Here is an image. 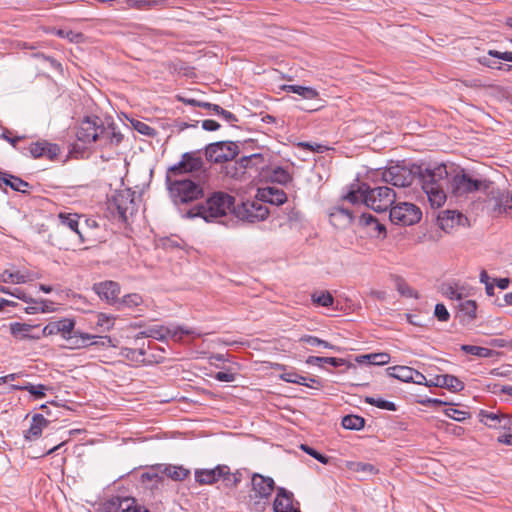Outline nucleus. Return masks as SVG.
Instances as JSON below:
<instances>
[{"mask_svg":"<svg viewBox=\"0 0 512 512\" xmlns=\"http://www.w3.org/2000/svg\"><path fill=\"white\" fill-rule=\"evenodd\" d=\"M132 125H133L134 129L142 135L152 137L156 134L155 129L150 127L145 122L137 120L135 122H132Z\"/></svg>","mask_w":512,"mask_h":512,"instance_id":"864d4df0","label":"nucleus"},{"mask_svg":"<svg viewBox=\"0 0 512 512\" xmlns=\"http://www.w3.org/2000/svg\"><path fill=\"white\" fill-rule=\"evenodd\" d=\"M489 203L495 216H504L512 219V193L510 191H491Z\"/></svg>","mask_w":512,"mask_h":512,"instance_id":"9b49d317","label":"nucleus"},{"mask_svg":"<svg viewBox=\"0 0 512 512\" xmlns=\"http://www.w3.org/2000/svg\"><path fill=\"white\" fill-rule=\"evenodd\" d=\"M252 492L251 497L267 499L273 492L275 483L271 477H265L255 473L251 479Z\"/></svg>","mask_w":512,"mask_h":512,"instance_id":"2eb2a0df","label":"nucleus"},{"mask_svg":"<svg viewBox=\"0 0 512 512\" xmlns=\"http://www.w3.org/2000/svg\"><path fill=\"white\" fill-rule=\"evenodd\" d=\"M31 329L32 326L26 323L15 322L10 324V332L17 339H25L29 337Z\"/></svg>","mask_w":512,"mask_h":512,"instance_id":"37998d69","label":"nucleus"},{"mask_svg":"<svg viewBox=\"0 0 512 512\" xmlns=\"http://www.w3.org/2000/svg\"><path fill=\"white\" fill-rule=\"evenodd\" d=\"M488 55L504 61L512 62V52H499L496 50H489Z\"/></svg>","mask_w":512,"mask_h":512,"instance_id":"69168bd1","label":"nucleus"},{"mask_svg":"<svg viewBox=\"0 0 512 512\" xmlns=\"http://www.w3.org/2000/svg\"><path fill=\"white\" fill-rule=\"evenodd\" d=\"M311 300L314 304L323 307H330L334 303V298L328 291H316L311 295Z\"/></svg>","mask_w":512,"mask_h":512,"instance_id":"4c0bfd02","label":"nucleus"},{"mask_svg":"<svg viewBox=\"0 0 512 512\" xmlns=\"http://www.w3.org/2000/svg\"><path fill=\"white\" fill-rule=\"evenodd\" d=\"M96 336L83 333L80 331H74L71 335H69L65 340L67 342V346L72 349H80L85 348L92 344L91 340Z\"/></svg>","mask_w":512,"mask_h":512,"instance_id":"b1692460","label":"nucleus"},{"mask_svg":"<svg viewBox=\"0 0 512 512\" xmlns=\"http://www.w3.org/2000/svg\"><path fill=\"white\" fill-rule=\"evenodd\" d=\"M445 388L451 392H459L464 389V383L456 376L446 374Z\"/></svg>","mask_w":512,"mask_h":512,"instance_id":"3c124183","label":"nucleus"},{"mask_svg":"<svg viewBox=\"0 0 512 512\" xmlns=\"http://www.w3.org/2000/svg\"><path fill=\"white\" fill-rule=\"evenodd\" d=\"M435 317L442 322H447L450 318V313L448 312L447 308L444 304L438 303L435 306L434 310Z\"/></svg>","mask_w":512,"mask_h":512,"instance_id":"bf43d9fd","label":"nucleus"},{"mask_svg":"<svg viewBox=\"0 0 512 512\" xmlns=\"http://www.w3.org/2000/svg\"><path fill=\"white\" fill-rule=\"evenodd\" d=\"M388 375L401 380L403 382H410L414 374V369L407 366H393L387 369Z\"/></svg>","mask_w":512,"mask_h":512,"instance_id":"473e14b6","label":"nucleus"},{"mask_svg":"<svg viewBox=\"0 0 512 512\" xmlns=\"http://www.w3.org/2000/svg\"><path fill=\"white\" fill-rule=\"evenodd\" d=\"M143 303V298L138 293H131L123 296L119 299L117 303V309H122L123 307L133 308L141 305Z\"/></svg>","mask_w":512,"mask_h":512,"instance_id":"e433bc0d","label":"nucleus"},{"mask_svg":"<svg viewBox=\"0 0 512 512\" xmlns=\"http://www.w3.org/2000/svg\"><path fill=\"white\" fill-rule=\"evenodd\" d=\"M234 205V197L224 193L216 192L210 196L204 203L198 204L189 209L185 217H201L206 222L214 221L219 217L225 216Z\"/></svg>","mask_w":512,"mask_h":512,"instance_id":"20e7f679","label":"nucleus"},{"mask_svg":"<svg viewBox=\"0 0 512 512\" xmlns=\"http://www.w3.org/2000/svg\"><path fill=\"white\" fill-rule=\"evenodd\" d=\"M43 334L45 336L49 335H57L59 334V328L57 321L49 322L44 328H43Z\"/></svg>","mask_w":512,"mask_h":512,"instance_id":"338daca9","label":"nucleus"},{"mask_svg":"<svg viewBox=\"0 0 512 512\" xmlns=\"http://www.w3.org/2000/svg\"><path fill=\"white\" fill-rule=\"evenodd\" d=\"M300 342L302 343H306L312 347H318V346H321L323 348H327V349H332V350H336V351H339V348L330 344L329 342L325 341V340H322L316 336H312V335H304L302 336L300 339H299Z\"/></svg>","mask_w":512,"mask_h":512,"instance_id":"79ce46f5","label":"nucleus"},{"mask_svg":"<svg viewBox=\"0 0 512 512\" xmlns=\"http://www.w3.org/2000/svg\"><path fill=\"white\" fill-rule=\"evenodd\" d=\"M239 154V147L232 141L211 143L206 147V158L214 163L229 162Z\"/></svg>","mask_w":512,"mask_h":512,"instance_id":"0eeeda50","label":"nucleus"},{"mask_svg":"<svg viewBox=\"0 0 512 512\" xmlns=\"http://www.w3.org/2000/svg\"><path fill=\"white\" fill-rule=\"evenodd\" d=\"M194 334V331L181 326H159L155 325L142 331L140 335L142 337L154 338L157 340H163L165 338H172L175 341H180L183 335Z\"/></svg>","mask_w":512,"mask_h":512,"instance_id":"1a4fd4ad","label":"nucleus"},{"mask_svg":"<svg viewBox=\"0 0 512 512\" xmlns=\"http://www.w3.org/2000/svg\"><path fill=\"white\" fill-rule=\"evenodd\" d=\"M461 215L456 213V211L446 210L438 216V222L441 229L448 231L453 228L456 218L459 219Z\"/></svg>","mask_w":512,"mask_h":512,"instance_id":"f704fd0d","label":"nucleus"},{"mask_svg":"<svg viewBox=\"0 0 512 512\" xmlns=\"http://www.w3.org/2000/svg\"><path fill=\"white\" fill-rule=\"evenodd\" d=\"M445 415L456 421H464L469 417V413L466 411H461L452 407H449L445 410Z\"/></svg>","mask_w":512,"mask_h":512,"instance_id":"6e6d98bb","label":"nucleus"},{"mask_svg":"<svg viewBox=\"0 0 512 512\" xmlns=\"http://www.w3.org/2000/svg\"><path fill=\"white\" fill-rule=\"evenodd\" d=\"M396 194L387 186L370 188L367 184H361L356 190H350L343 200L351 204L364 203L375 212H385L395 202Z\"/></svg>","mask_w":512,"mask_h":512,"instance_id":"f03ea898","label":"nucleus"},{"mask_svg":"<svg viewBox=\"0 0 512 512\" xmlns=\"http://www.w3.org/2000/svg\"><path fill=\"white\" fill-rule=\"evenodd\" d=\"M54 33L61 38L69 39L71 42H78V40L82 37L80 33H75L71 30L57 29L54 31Z\"/></svg>","mask_w":512,"mask_h":512,"instance_id":"680f3d73","label":"nucleus"},{"mask_svg":"<svg viewBox=\"0 0 512 512\" xmlns=\"http://www.w3.org/2000/svg\"><path fill=\"white\" fill-rule=\"evenodd\" d=\"M480 421L490 428L512 430V417L509 415L481 411Z\"/></svg>","mask_w":512,"mask_h":512,"instance_id":"a211bd4d","label":"nucleus"},{"mask_svg":"<svg viewBox=\"0 0 512 512\" xmlns=\"http://www.w3.org/2000/svg\"><path fill=\"white\" fill-rule=\"evenodd\" d=\"M113 205L116 207L119 217L124 221L127 219L128 212L132 214L133 199L130 198V194L128 192H122L115 195L113 198Z\"/></svg>","mask_w":512,"mask_h":512,"instance_id":"412c9836","label":"nucleus"},{"mask_svg":"<svg viewBox=\"0 0 512 512\" xmlns=\"http://www.w3.org/2000/svg\"><path fill=\"white\" fill-rule=\"evenodd\" d=\"M353 211L343 206L335 207L330 213V221L332 224L337 225L339 220H342V224L349 225L353 221Z\"/></svg>","mask_w":512,"mask_h":512,"instance_id":"c756f323","label":"nucleus"},{"mask_svg":"<svg viewBox=\"0 0 512 512\" xmlns=\"http://www.w3.org/2000/svg\"><path fill=\"white\" fill-rule=\"evenodd\" d=\"M422 213L413 203L400 202L391 207L389 218L392 223L402 226H410L420 221Z\"/></svg>","mask_w":512,"mask_h":512,"instance_id":"39448f33","label":"nucleus"},{"mask_svg":"<svg viewBox=\"0 0 512 512\" xmlns=\"http://www.w3.org/2000/svg\"><path fill=\"white\" fill-rule=\"evenodd\" d=\"M267 177L271 182L286 185L292 180V176L288 170L282 167L272 168L267 173Z\"/></svg>","mask_w":512,"mask_h":512,"instance_id":"2f4dec72","label":"nucleus"},{"mask_svg":"<svg viewBox=\"0 0 512 512\" xmlns=\"http://www.w3.org/2000/svg\"><path fill=\"white\" fill-rule=\"evenodd\" d=\"M162 478V474L160 469H158V465L152 466L148 471L142 474L143 481H158Z\"/></svg>","mask_w":512,"mask_h":512,"instance_id":"13d9d810","label":"nucleus"},{"mask_svg":"<svg viewBox=\"0 0 512 512\" xmlns=\"http://www.w3.org/2000/svg\"><path fill=\"white\" fill-rule=\"evenodd\" d=\"M59 334L63 339H66L69 335H71L75 331V321L70 318H64L57 321Z\"/></svg>","mask_w":512,"mask_h":512,"instance_id":"a18cd8bd","label":"nucleus"},{"mask_svg":"<svg viewBox=\"0 0 512 512\" xmlns=\"http://www.w3.org/2000/svg\"><path fill=\"white\" fill-rule=\"evenodd\" d=\"M292 497V493L288 492L284 488H279L273 504L274 511L293 512L295 509H293L292 506Z\"/></svg>","mask_w":512,"mask_h":512,"instance_id":"5701e85b","label":"nucleus"},{"mask_svg":"<svg viewBox=\"0 0 512 512\" xmlns=\"http://www.w3.org/2000/svg\"><path fill=\"white\" fill-rule=\"evenodd\" d=\"M457 317L463 325L472 324L477 318V304L474 300H460Z\"/></svg>","mask_w":512,"mask_h":512,"instance_id":"aec40b11","label":"nucleus"},{"mask_svg":"<svg viewBox=\"0 0 512 512\" xmlns=\"http://www.w3.org/2000/svg\"><path fill=\"white\" fill-rule=\"evenodd\" d=\"M222 172L227 177L236 180H245L247 175V172L240 160L236 162H227V164L222 168Z\"/></svg>","mask_w":512,"mask_h":512,"instance_id":"cd10ccee","label":"nucleus"},{"mask_svg":"<svg viewBox=\"0 0 512 512\" xmlns=\"http://www.w3.org/2000/svg\"><path fill=\"white\" fill-rule=\"evenodd\" d=\"M208 178L204 161L197 152H186L166 172V184L174 204H186L204 196Z\"/></svg>","mask_w":512,"mask_h":512,"instance_id":"f257e3e1","label":"nucleus"},{"mask_svg":"<svg viewBox=\"0 0 512 512\" xmlns=\"http://www.w3.org/2000/svg\"><path fill=\"white\" fill-rule=\"evenodd\" d=\"M461 350L467 354L478 356L480 358H489L494 353L491 349L475 345H462Z\"/></svg>","mask_w":512,"mask_h":512,"instance_id":"a19ab883","label":"nucleus"},{"mask_svg":"<svg viewBox=\"0 0 512 512\" xmlns=\"http://www.w3.org/2000/svg\"><path fill=\"white\" fill-rule=\"evenodd\" d=\"M122 502V499L116 498L107 504H105L106 512H121V508H118V504Z\"/></svg>","mask_w":512,"mask_h":512,"instance_id":"774afa93","label":"nucleus"},{"mask_svg":"<svg viewBox=\"0 0 512 512\" xmlns=\"http://www.w3.org/2000/svg\"><path fill=\"white\" fill-rule=\"evenodd\" d=\"M490 182L471 177L463 171L456 174L452 180V193L456 196H463L480 190H488Z\"/></svg>","mask_w":512,"mask_h":512,"instance_id":"423d86ee","label":"nucleus"},{"mask_svg":"<svg viewBox=\"0 0 512 512\" xmlns=\"http://www.w3.org/2000/svg\"><path fill=\"white\" fill-rule=\"evenodd\" d=\"M283 90L289 93H295L305 100H312L310 105L299 106L302 110L313 112L318 111L324 107L323 100L319 96V92L312 87H305L300 85H284Z\"/></svg>","mask_w":512,"mask_h":512,"instance_id":"9d476101","label":"nucleus"},{"mask_svg":"<svg viewBox=\"0 0 512 512\" xmlns=\"http://www.w3.org/2000/svg\"><path fill=\"white\" fill-rule=\"evenodd\" d=\"M100 120L97 117H86L77 128L76 137L79 141L88 144L97 141L100 128Z\"/></svg>","mask_w":512,"mask_h":512,"instance_id":"ddd939ff","label":"nucleus"},{"mask_svg":"<svg viewBox=\"0 0 512 512\" xmlns=\"http://www.w3.org/2000/svg\"><path fill=\"white\" fill-rule=\"evenodd\" d=\"M230 474V468L226 465H218L213 469H196L195 480L200 485H212L220 478Z\"/></svg>","mask_w":512,"mask_h":512,"instance_id":"4468645a","label":"nucleus"},{"mask_svg":"<svg viewBox=\"0 0 512 512\" xmlns=\"http://www.w3.org/2000/svg\"><path fill=\"white\" fill-rule=\"evenodd\" d=\"M0 182H3L14 191L21 193H27L31 187L28 182L22 180L21 178L2 171H0Z\"/></svg>","mask_w":512,"mask_h":512,"instance_id":"393cba45","label":"nucleus"},{"mask_svg":"<svg viewBox=\"0 0 512 512\" xmlns=\"http://www.w3.org/2000/svg\"><path fill=\"white\" fill-rule=\"evenodd\" d=\"M214 378L220 382H233L235 381V374L228 371H219Z\"/></svg>","mask_w":512,"mask_h":512,"instance_id":"0e129e2a","label":"nucleus"},{"mask_svg":"<svg viewBox=\"0 0 512 512\" xmlns=\"http://www.w3.org/2000/svg\"><path fill=\"white\" fill-rule=\"evenodd\" d=\"M301 449L323 464H327L329 462L328 457L320 454L319 452H317L315 449L309 447L308 445H304V444L301 445Z\"/></svg>","mask_w":512,"mask_h":512,"instance_id":"e2e57ef3","label":"nucleus"},{"mask_svg":"<svg viewBox=\"0 0 512 512\" xmlns=\"http://www.w3.org/2000/svg\"><path fill=\"white\" fill-rule=\"evenodd\" d=\"M441 292L444 296L448 297L452 300L460 301L462 299V294L458 291L456 287L451 284H443L441 288Z\"/></svg>","mask_w":512,"mask_h":512,"instance_id":"603ef678","label":"nucleus"},{"mask_svg":"<svg viewBox=\"0 0 512 512\" xmlns=\"http://www.w3.org/2000/svg\"><path fill=\"white\" fill-rule=\"evenodd\" d=\"M360 222L364 226L371 229L373 236L384 238L386 236V228L377 218L371 214L363 213L360 217Z\"/></svg>","mask_w":512,"mask_h":512,"instance_id":"bb28decb","label":"nucleus"},{"mask_svg":"<svg viewBox=\"0 0 512 512\" xmlns=\"http://www.w3.org/2000/svg\"><path fill=\"white\" fill-rule=\"evenodd\" d=\"M256 198L262 203H270L273 205H282L287 201L286 193L279 188L266 186L257 189Z\"/></svg>","mask_w":512,"mask_h":512,"instance_id":"f3484780","label":"nucleus"},{"mask_svg":"<svg viewBox=\"0 0 512 512\" xmlns=\"http://www.w3.org/2000/svg\"><path fill=\"white\" fill-rule=\"evenodd\" d=\"M372 365H385L390 361V355L388 353H372L363 356Z\"/></svg>","mask_w":512,"mask_h":512,"instance_id":"09e8293b","label":"nucleus"},{"mask_svg":"<svg viewBox=\"0 0 512 512\" xmlns=\"http://www.w3.org/2000/svg\"><path fill=\"white\" fill-rule=\"evenodd\" d=\"M123 140V135L116 129L114 124L103 126L100 124L97 141L106 147H116Z\"/></svg>","mask_w":512,"mask_h":512,"instance_id":"6ab92c4d","label":"nucleus"},{"mask_svg":"<svg viewBox=\"0 0 512 512\" xmlns=\"http://www.w3.org/2000/svg\"><path fill=\"white\" fill-rule=\"evenodd\" d=\"M114 317L104 313L97 315V325L102 327L104 330L109 331L114 325Z\"/></svg>","mask_w":512,"mask_h":512,"instance_id":"5fc2aeb1","label":"nucleus"},{"mask_svg":"<svg viewBox=\"0 0 512 512\" xmlns=\"http://www.w3.org/2000/svg\"><path fill=\"white\" fill-rule=\"evenodd\" d=\"M118 508H121V512H149L133 498H123L122 502L118 504Z\"/></svg>","mask_w":512,"mask_h":512,"instance_id":"ea45409f","label":"nucleus"},{"mask_svg":"<svg viewBox=\"0 0 512 512\" xmlns=\"http://www.w3.org/2000/svg\"><path fill=\"white\" fill-rule=\"evenodd\" d=\"M347 468L352 472L360 474L362 478L374 475L378 472L374 465L357 461L347 462Z\"/></svg>","mask_w":512,"mask_h":512,"instance_id":"7c9ffc66","label":"nucleus"},{"mask_svg":"<svg viewBox=\"0 0 512 512\" xmlns=\"http://www.w3.org/2000/svg\"><path fill=\"white\" fill-rule=\"evenodd\" d=\"M29 152L32 157L39 158L46 154V142H36L30 145Z\"/></svg>","mask_w":512,"mask_h":512,"instance_id":"4d7b16f0","label":"nucleus"},{"mask_svg":"<svg viewBox=\"0 0 512 512\" xmlns=\"http://www.w3.org/2000/svg\"><path fill=\"white\" fill-rule=\"evenodd\" d=\"M58 218L62 225L70 228L73 232H75L80 240L83 242L84 237L81 230H79V219L80 216L78 214H71V213H60L58 215Z\"/></svg>","mask_w":512,"mask_h":512,"instance_id":"c85d7f7f","label":"nucleus"},{"mask_svg":"<svg viewBox=\"0 0 512 512\" xmlns=\"http://www.w3.org/2000/svg\"><path fill=\"white\" fill-rule=\"evenodd\" d=\"M382 179L395 187H407L412 184L414 175L411 170L395 165L383 171Z\"/></svg>","mask_w":512,"mask_h":512,"instance_id":"f8f14e48","label":"nucleus"},{"mask_svg":"<svg viewBox=\"0 0 512 512\" xmlns=\"http://www.w3.org/2000/svg\"><path fill=\"white\" fill-rule=\"evenodd\" d=\"M12 389L14 390H25L28 391L31 395L36 398H42L45 396V391L49 390V388L43 384L33 385L31 383H27L25 385H12Z\"/></svg>","mask_w":512,"mask_h":512,"instance_id":"c9c22d12","label":"nucleus"},{"mask_svg":"<svg viewBox=\"0 0 512 512\" xmlns=\"http://www.w3.org/2000/svg\"><path fill=\"white\" fill-rule=\"evenodd\" d=\"M365 401L371 405H374L380 409H385L388 411H395L396 405L391 402L387 401L381 398H374V397H366Z\"/></svg>","mask_w":512,"mask_h":512,"instance_id":"8fccbe9b","label":"nucleus"},{"mask_svg":"<svg viewBox=\"0 0 512 512\" xmlns=\"http://www.w3.org/2000/svg\"><path fill=\"white\" fill-rule=\"evenodd\" d=\"M365 420L357 415H347L342 419V426L349 430H360L364 427Z\"/></svg>","mask_w":512,"mask_h":512,"instance_id":"c03bdc74","label":"nucleus"},{"mask_svg":"<svg viewBox=\"0 0 512 512\" xmlns=\"http://www.w3.org/2000/svg\"><path fill=\"white\" fill-rule=\"evenodd\" d=\"M421 185L432 208L442 207L446 200L448 171L444 164L428 167L420 171Z\"/></svg>","mask_w":512,"mask_h":512,"instance_id":"7ed1b4c3","label":"nucleus"},{"mask_svg":"<svg viewBox=\"0 0 512 512\" xmlns=\"http://www.w3.org/2000/svg\"><path fill=\"white\" fill-rule=\"evenodd\" d=\"M158 469L162 476L165 475L174 481H183L190 475V471L181 465L158 464Z\"/></svg>","mask_w":512,"mask_h":512,"instance_id":"4be33fe9","label":"nucleus"},{"mask_svg":"<svg viewBox=\"0 0 512 512\" xmlns=\"http://www.w3.org/2000/svg\"><path fill=\"white\" fill-rule=\"evenodd\" d=\"M0 279L5 283H26L31 280L29 274L22 273L20 271L11 272L9 270H5L0 274Z\"/></svg>","mask_w":512,"mask_h":512,"instance_id":"72a5a7b5","label":"nucleus"},{"mask_svg":"<svg viewBox=\"0 0 512 512\" xmlns=\"http://www.w3.org/2000/svg\"><path fill=\"white\" fill-rule=\"evenodd\" d=\"M119 354L120 356L124 357L125 359L131 362L141 363L143 362V356L145 355V351L143 349L123 347L121 348Z\"/></svg>","mask_w":512,"mask_h":512,"instance_id":"58836bf2","label":"nucleus"},{"mask_svg":"<svg viewBox=\"0 0 512 512\" xmlns=\"http://www.w3.org/2000/svg\"><path fill=\"white\" fill-rule=\"evenodd\" d=\"M234 212L240 220L247 221L249 223L263 221L269 214L268 207L257 198L255 200L242 203L240 206L235 208Z\"/></svg>","mask_w":512,"mask_h":512,"instance_id":"6e6552de","label":"nucleus"},{"mask_svg":"<svg viewBox=\"0 0 512 512\" xmlns=\"http://www.w3.org/2000/svg\"><path fill=\"white\" fill-rule=\"evenodd\" d=\"M95 293L109 304L117 305L119 301L120 286L114 281H104L93 286Z\"/></svg>","mask_w":512,"mask_h":512,"instance_id":"dca6fc26","label":"nucleus"},{"mask_svg":"<svg viewBox=\"0 0 512 512\" xmlns=\"http://www.w3.org/2000/svg\"><path fill=\"white\" fill-rule=\"evenodd\" d=\"M48 424L49 421L42 415H35L32 418V423L29 429L25 433V438L30 441L38 439L41 436L43 429L46 428Z\"/></svg>","mask_w":512,"mask_h":512,"instance_id":"a878e982","label":"nucleus"},{"mask_svg":"<svg viewBox=\"0 0 512 512\" xmlns=\"http://www.w3.org/2000/svg\"><path fill=\"white\" fill-rule=\"evenodd\" d=\"M298 147L307 149L311 152H316V153H323L328 150V147L325 145L317 144V143H310V142H300V143H298Z\"/></svg>","mask_w":512,"mask_h":512,"instance_id":"052dcab7","label":"nucleus"},{"mask_svg":"<svg viewBox=\"0 0 512 512\" xmlns=\"http://www.w3.org/2000/svg\"><path fill=\"white\" fill-rule=\"evenodd\" d=\"M242 165L245 170L251 169L253 167H258L261 163L264 162L263 156L260 153H255L249 156H244L240 159Z\"/></svg>","mask_w":512,"mask_h":512,"instance_id":"49530a36","label":"nucleus"},{"mask_svg":"<svg viewBox=\"0 0 512 512\" xmlns=\"http://www.w3.org/2000/svg\"><path fill=\"white\" fill-rule=\"evenodd\" d=\"M280 378L285 381V382H288V383H295V384H299V385H304V386H307V387H311L310 384H308L307 382V378L304 377V376H301L295 372H287V373H283Z\"/></svg>","mask_w":512,"mask_h":512,"instance_id":"de8ad7c7","label":"nucleus"}]
</instances>
